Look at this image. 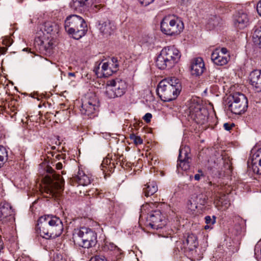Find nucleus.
Wrapping results in <instances>:
<instances>
[{"instance_id":"nucleus-56","label":"nucleus","mask_w":261,"mask_h":261,"mask_svg":"<svg viewBox=\"0 0 261 261\" xmlns=\"http://www.w3.org/2000/svg\"><path fill=\"white\" fill-rule=\"evenodd\" d=\"M69 69H71V67H69Z\"/></svg>"},{"instance_id":"nucleus-43","label":"nucleus","mask_w":261,"mask_h":261,"mask_svg":"<svg viewBox=\"0 0 261 261\" xmlns=\"http://www.w3.org/2000/svg\"><path fill=\"white\" fill-rule=\"evenodd\" d=\"M227 49L226 48L223 47L219 49V53L221 55H229L227 54Z\"/></svg>"},{"instance_id":"nucleus-40","label":"nucleus","mask_w":261,"mask_h":261,"mask_svg":"<svg viewBox=\"0 0 261 261\" xmlns=\"http://www.w3.org/2000/svg\"><path fill=\"white\" fill-rule=\"evenodd\" d=\"M108 248L110 250H119V248L114 244L110 243L108 245Z\"/></svg>"},{"instance_id":"nucleus-26","label":"nucleus","mask_w":261,"mask_h":261,"mask_svg":"<svg viewBox=\"0 0 261 261\" xmlns=\"http://www.w3.org/2000/svg\"><path fill=\"white\" fill-rule=\"evenodd\" d=\"M215 203L216 206L221 211L226 210L230 205V201L226 195L220 197L219 199L215 201Z\"/></svg>"},{"instance_id":"nucleus-35","label":"nucleus","mask_w":261,"mask_h":261,"mask_svg":"<svg viewBox=\"0 0 261 261\" xmlns=\"http://www.w3.org/2000/svg\"><path fill=\"white\" fill-rule=\"evenodd\" d=\"M4 243L3 242V240L0 237V261H7L5 260L3 256V253H4Z\"/></svg>"},{"instance_id":"nucleus-6","label":"nucleus","mask_w":261,"mask_h":261,"mask_svg":"<svg viewBox=\"0 0 261 261\" xmlns=\"http://www.w3.org/2000/svg\"><path fill=\"white\" fill-rule=\"evenodd\" d=\"M184 28L183 22L174 15L166 16L161 22V30L166 35L172 36L179 35Z\"/></svg>"},{"instance_id":"nucleus-51","label":"nucleus","mask_w":261,"mask_h":261,"mask_svg":"<svg viewBox=\"0 0 261 261\" xmlns=\"http://www.w3.org/2000/svg\"><path fill=\"white\" fill-rule=\"evenodd\" d=\"M68 76H72V77H75V73H74V72H69L68 73Z\"/></svg>"},{"instance_id":"nucleus-55","label":"nucleus","mask_w":261,"mask_h":261,"mask_svg":"<svg viewBox=\"0 0 261 261\" xmlns=\"http://www.w3.org/2000/svg\"><path fill=\"white\" fill-rule=\"evenodd\" d=\"M62 173L63 174H65V173L64 172V171H62Z\"/></svg>"},{"instance_id":"nucleus-24","label":"nucleus","mask_w":261,"mask_h":261,"mask_svg":"<svg viewBox=\"0 0 261 261\" xmlns=\"http://www.w3.org/2000/svg\"><path fill=\"white\" fill-rule=\"evenodd\" d=\"M74 180L83 186L89 185L91 182V177L86 175L85 172L80 169L79 170L77 174L74 177Z\"/></svg>"},{"instance_id":"nucleus-28","label":"nucleus","mask_w":261,"mask_h":261,"mask_svg":"<svg viewBox=\"0 0 261 261\" xmlns=\"http://www.w3.org/2000/svg\"><path fill=\"white\" fill-rule=\"evenodd\" d=\"M8 160V153L6 149L0 145V168L3 166Z\"/></svg>"},{"instance_id":"nucleus-50","label":"nucleus","mask_w":261,"mask_h":261,"mask_svg":"<svg viewBox=\"0 0 261 261\" xmlns=\"http://www.w3.org/2000/svg\"><path fill=\"white\" fill-rule=\"evenodd\" d=\"M7 49L6 47H2L1 48V51L2 54H5L7 51Z\"/></svg>"},{"instance_id":"nucleus-21","label":"nucleus","mask_w":261,"mask_h":261,"mask_svg":"<svg viewBox=\"0 0 261 261\" xmlns=\"http://www.w3.org/2000/svg\"><path fill=\"white\" fill-rule=\"evenodd\" d=\"M90 4V0H72L70 7L73 10L83 12L87 10Z\"/></svg>"},{"instance_id":"nucleus-1","label":"nucleus","mask_w":261,"mask_h":261,"mask_svg":"<svg viewBox=\"0 0 261 261\" xmlns=\"http://www.w3.org/2000/svg\"><path fill=\"white\" fill-rule=\"evenodd\" d=\"M40 236L45 239L55 238L61 234L63 225L59 218L52 215L41 217L38 220Z\"/></svg>"},{"instance_id":"nucleus-14","label":"nucleus","mask_w":261,"mask_h":261,"mask_svg":"<svg viewBox=\"0 0 261 261\" xmlns=\"http://www.w3.org/2000/svg\"><path fill=\"white\" fill-rule=\"evenodd\" d=\"M182 242L184 248L187 250L192 251L193 255L196 259H199L201 258V256L196 257L194 254L197 251L195 249L197 247L198 245L197 237L193 233H187L184 237Z\"/></svg>"},{"instance_id":"nucleus-48","label":"nucleus","mask_w":261,"mask_h":261,"mask_svg":"<svg viewBox=\"0 0 261 261\" xmlns=\"http://www.w3.org/2000/svg\"><path fill=\"white\" fill-rule=\"evenodd\" d=\"M108 162H109V163L110 162V161L109 159L104 160L102 161V163L101 164L102 167L103 168V167H105L106 165H108Z\"/></svg>"},{"instance_id":"nucleus-15","label":"nucleus","mask_w":261,"mask_h":261,"mask_svg":"<svg viewBox=\"0 0 261 261\" xmlns=\"http://www.w3.org/2000/svg\"><path fill=\"white\" fill-rule=\"evenodd\" d=\"M14 220V212L11 205L7 203H1L0 205V221L3 223H6Z\"/></svg>"},{"instance_id":"nucleus-27","label":"nucleus","mask_w":261,"mask_h":261,"mask_svg":"<svg viewBox=\"0 0 261 261\" xmlns=\"http://www.w3.org/2000/svg\"><path fill=\"white\" fill-rule=\"evenodd\" d=\"M144 186L143 191L146 197L153 195L158 190L156 184L153 181L148 182Z\"/></svg>"},{"instance_id":"nucleus-45","label":"nucleus","mask_w":261,"mask_h":261,"mask_svg":"<svg viewBox=\"0 0 261 261\" xmlns=\"http://www.w3.org/2000/svg\"><path fill=\"white\" fill-rule=\"evenodd\" d=\"M102 7V6L101 4L99 5H95L93 6V9L95 11H97L101 8Z\"/></svg>"},{"instance_id":"nucleus-49","label":"nucleus","mask_w":261,"mask_h":261,"mask_svg":"<svg viewBox=\"0 0 261 261\" xmlns=\"http://www.w3.org/2000/svg\"><path fill=\"white\" fill-rule=\"evenodd\" d=\"M189 1L190 0H181V3L182 5H187L188 4Z\"/></svg>"},{"instance_id":"nucleus-52","label":"nucleus","mask_w":261,"mask_h":261,"mask_svg":"<svg viewBox=\"0 0 261 261\" xmlns=\"http://www.w3.org/2000/svg\"><path fill=\"white\" fill-rule=\"evenodd\" d=\"M149 204H145V205H143L142 207V209H141V211H142L143 209H147L148 208V207H149Z\"/></svg>"},{"instance_id":"nucleus-9","label":"nucleus","mask_w":261,"mask_h":261,"mask_svg":"<svg viewBox=\"0 0 261 261\" xmlns=\"http://www.w3.org/2000/svg\"><path fill=\"white\" fill-rule=\"evenodd\" d=\"M227 103L228 110L233 114L240 115L247 110L248 100L243 94L237 92L229 97Z\"/></svg>"},{"instance_id":"nucleus-36","label":"nucleus","mask_w":261,"mask_h":261,"mask_svg":"<svg viewBox=\"0 0 261 261\" xmlns=\"http://www.w3.org/2000/svg\"><path fill=\"white\" fill-rule=\"evenodd\" d=\"M207 197L205 195H201L199 196L198 202L202 205H204L207 202Z\"/></svg>"},{"instance_id":"nucleus-41","label":"nucleus","mask_w":261,"mask_h":261,"mask_svg":"<svg viewBox=\"0 0 261 261\" xmlns=\"http://www.w3.org/2000/svg\"><path fill=\"white\" fill-rule=\"evenodd\" d=\"M234 126V124L233 123L229 124L228 123H225L223 125L224 128L226 130H230Z\"/></svg>"},{"instance_id":"nucleus-17","label":"nucleus","mask_w":261,"mask_h":261,"mask_svg":"<svg viewBox=\"0 0 261 261\" xmlns=\"http://www.w3.org/2000/svg\"><path fill=\"white\" fill-rule=\"evenodd\" d=\"M115 27L109 20L101 21L98 24V30L100 34L105 38H107L113 34Z\"/></svg>"},{"instance_id":"nucleus-2","label":"nucleus","mask_w":261,"mask_h":261,"mask_svg":"<svg viewBox=\"0 0 261 261\" xmlns=\"http://www.w3.org/2000/svg\"><path fill=\"white\" fill-rule=\"evenodd\" d=\"M181 90L179 80L173 77L161 81L158 85L157 93L163 101H170L176 98Z\"/></svg>"},{"instance_id":"nucleus-4","label":"nucleus","mask_w":261,"mask_h":261,"mask_svg":"<svg viewBox=\"0 0 261 261\" xmlns=\"http://www.w3.org/2000/svg\"><path fill=\"white\" fill-rule=\"evenodd\" d=\"M86 28L87 25L84 19L77 15H70L65 21L66 32L71 34L75 39H79L85 35Z\"/></svg>"},{"instance_id":"nucleus-33","label":"nucleus","mask_w":261,"mask_h":261,"mask_svg":"<svg viewBox=\"0 0 261 261\" xmlns=\"http://www.w3.org/2000/svg\"><path fill=\"white\" fill-rule=\"evenodd\" d=\"M219 17L216 16H212L209 19L208 23L212 27L218 25L219 22Z\"/></svg>"},{"instance_id":"nucleus-30","label":"nucleus","mask_w":261,"mask_h":261,"mask_svg":"<svg viewBox=\"0 0 261 261\" xmlns=\"http://www.w3.org/2000/svg\"><path fill=\"white\" fill-rule=\"evenodd\" d=\"M47 39H44L42 41V43L48 48H51L54 45V41L53 40V38L51 36L47 37Z\"/></svg>"},{"instance_id":"nucleus-53","label":"nucleus","mask_w":261,"mask_h":261,"mask_svg":"<svg viewBox=\"0 0 261 261\" xmlns=\"http://www.w3.org/2000/svg\"><path fill=\"white\" fill-rule=\"evenodd\" d=\"M210 228V226H209V225L206 224V225H205V226H204V228H205V229H208V228Z\"/></svg>"},{"instance_id":"nucleus-47","label":"nucleus","mask_w":261,"mask_h":261,"mask_svg":"<svg viewBox=\"0 0 261 261\" xmlns=\"http://www.w3.org/2000/svg\"><path fill=\"white\" fill-rule=\"evenodd\" d=\"M55 261H66L65 259L63 258L61 255H57V257L55 258Z\"/></svg>"},{"instance_id":"nucleus-10","label":"nucleus","mask_w":261,"mask_h":261,"mask_svg":"<svg viewBox=\"0 0 261 261\" xmlns=\"http://www.w3.org/2000/svg\"><path fill=\"white\" fill-rule=\"evenodd\" d=\"M189 116L197 124H204L207 122L208 112L197 102L192 101L189 108Z\"/></svg>"},{"instance_id":"nucleus-23","label":"nucleus","mask_w":261,"mask_h":261,"mask_svg":"<svg viewBox=\"0 0 261 261\" xmlns=\"http://www.w3.org/2000/svg\"><path fill=\"white\" fill-rule=\"evenodd\" d=\"M95 73L97 76L101 77H108L111 75L113 73V71L112 70V67H110V64L108 62H105L102 63L101 67L100 65L95 69Z\"/></svg>"},{"instance_id":"nucleus-31","label":"nucleus","mask_w":261,"mask_h":261,"mask_svg":"<svg viewBox=\"0 0 261 261\" xmlns=\"http://www.w3.org/2000/svg\"><path fill=\"white\" fill-rule=\"evenodd\" d=\"M109 64H110V67H112L113 73L116 72L118 70L119 64H118V60L116 58H112L111 61Z\"/></svg>"},{"instance_id":"nucleus-25","label":"nucleus","mask_w":261,"mask_h":261,"mask_svg":"<svg viewBox=\"0 0 261 261\" xmlns=\"http://www.w3.org/2000/svg\"><path fill=\"white\" fill-rule=\"evenodd\" d=\"M41 30L44 34L46 33L51 36L52 34L58 32L59 25L55 22L46 21L43 25Z\"/></svg>"},{"instance_id":"nucleus-37","label":"nucleus","mask_w":261,"mask_h":261,"mask_svg":"<svg viewBox=\"0 0 261 261\" xmlns=\"http://www.w3.org/2000/svg\"><path fill=\"white\" fill-rule=\"evenodd\" d=\"M90 261H107V260L103 256L96 255L92 257Z\"/></svg>"},{"instance_id":"nucleus-29","label":"nucleus","mask_w":261,"mask_h":261,"mask_svg":"<svg viewBox=\"0 0 261 261\" xmlns=\"http://www.w3.org/2000/svg\"><path fill=\"white\" fill-rule=\"evenodd\" d=\"M253 39H255V41L257 42L261 48V27L256 29L253 33Z\"/></svg>"},{"instance_id":"nucleus-34","label":"nucleus","mask_w":261,"mask_h":261,"mask_svg":"<svg viewBox=\"0 0 261 261\" xmlns=\"http://www.w3.org/2000/svg\"><path fill=\"white\" fill-rule=\"evenodd\" d=\"M205 223L207 225H213L216 222V217L213 216V219L210 216H207L205 217Z\"/></svg>"},{"instance_id":"nucleus-3","label":"nucleus","mask_w":261,"mask_h":261,"mask_svg":"<svg viewBox=\"0 0 261 261\" xmlns=\"http://www.w3.org/2000/svg\"><path fill=\"white\" fill-rule=\"evenodd\" d=\"M181 54L174 46L164 47L156 60V65L160 69H170L179 61Z\"/></svg>"},{"instance_id":"nucleus-13","label":"nucleus","mask_w":261,"mask_h":261,"mask_svg":"<svg viewBox=\"0 0 261 261\" xmlns=\"http://www.w3.org/2000/svg\"><path fill=\"white\" fill-rule=\"evenodd\" d=\"M190 153V149L189 146H182L180 147L179 151L177 168H180L184 171L189 169L191 161Z\"/></svg>"},{"instance_id":"nucleus-44","label":"nucleus","mask_w":261,"mask_h":261,"mask_svg":"<svg viewBox=\"0 0 261 261\" xmlns=\"http://www.w3.org/2000/svg\"><path fill=\"white\" fill-rule=\"evenodd\" d=\"M256 9L258 13L261 16V0L258 3Z\"/></svg>"},{"instance_id":"nucleus-16","label":"nucleus","mask_w":261,"mask_h":261,"mask_svg":"<svg viewBox=\"0 0 261 261\" xmlns=\"http://www.w3.org/2000/svg\"><path fill=\"white\" fill-rule=\"evenodd\" d=\"M233 23L236 28L243 29L249 24V18L246 13L240 11L233 16Z\"/></svg>"},{"instance_id":"nucleus-22","label":"nucleus","mask_w":261,"mask_h":261,"mask_svg":"<svg viewBox=\"0 0 261 261\" xmlns=\"http://www.w3.org/2000/svg\"><path fill=\"white\" fill-rule=\"evenodd\" d=\"M211 59L215 64L219 66H223L228 63L229 59V56L221 55L219 53V49H216L212 53Z\"/></svg>"},{"instance_id":"nucleus-32","label":"nucleus","mask_w":261,"mask_h":261,"mask_svg":"<svg viewBox=\"0 0 261 261\" xmlns=\"http://www.w3.org/2000/svg\"><path fill=\"white\" fill-rule=\"evenodd\" d=\"M130 139L134 141V143L138 145L143 143V140L140 137L133 134L130 135Z\"/></svg>"},{"instance_id":"nucleus-54","label":"nucleus","mask_w":261,"mask_h":261,"mask_svg":"<svg viewBox=\"0 0 261 261\" xmlns=\"http://www.w3.org/2000/svg\"><path fill=\"white\" fill-rule=\"evenodd\" d=\"M28 50V48H23V50L24 51V50Z\"/></svg>"},{"instance_id":"nucleus-42","label":"nucleus","mask_w":261,"mask_h":261,"mask_svg":"<svg viewBox=\"0 0 261 261\" xmlns=\"http://www.w3.org/2000/svg\"><path fill=\"white\" fill-rule=\"evenodd\" d=\"M198 172V174H196L194 175V179L196 180H199L200 179L201 177L203 176V174H202L201 170H199Z\"/></svg>"},{"instance_id":"nucleus-18","label":"nucleus","mask_w":261,"mask_h":261,"mask_svg":"<svg viewBox=\"0 0 261 261\" xmlns=\"http://www.w3.org/2000/svg\"><path fill=\"white\" fill-rule=\"evenodd\" d=\"M205 70L204 63L201 58H197L193 60L191 65V70L192 75L199 76Z\"/></svg>"},{"instance_id":"nucleus-12","label":"nucleus","mask_w":261,"mask_h":261,"mask_svg":"<svg viewBox=\"0 0 261 261\" xmlns=\"http://www.w3.org/2000/svg\"><path fill=\"white\" fill-rule=\"evenodd\" d=\"M147 225L152 229H159L163 228L166 224V220L164 216L159 210L151 212L146 218Z\"/></svg>"},{"instance_id":"nucleus-20","label":"nucleus","mask_w":261,"mask_h":261,"mask_svg":"<svg viewBox=\"0 0 261 261\" xmlns=\"http://www.w3.org/2000/svg\"><path fill=\"white\" fill-rule=\"evenodd\" d=\"M251 168L254 173L261 175V148L252 154Z\"/></svg>"},{"instance_id":"nucleus-5","label":"nucleus","mask_w":261,"mask_h":261,"mask_svg":"<svg viewBox=\"0 0 261 261\" xmlns=\"http://www.w3.org/2000/svg\"><path fill=\"white\" fill-rule=\"evenodd\" d=\"M74 242L84 248L94 247L97 243V234L91 229L85 227L74 230Z\"/></svg>"},{"instance_id":"nucleus-39","label":"nucleus","mask_w":261,"mask_h":261,"mask_svg":"<svg viewBox=\"0 0 261 261\" xmlns=\"http://www.w3.org/2000/svg\"><path fill=\"white\" fill-rule=\"evenodd\" d=\"M152 118V115L151 113H147L143 117V119L146 122H149Z\"/></svg>"},{"instance_id":"nucleus-38","label":"nucleus","mask_w":261,"mask_h":261,"mask_svg":"<svg viewBox=\"0 0 261 261\" xmlns=\"http://www.w3.org/2000/svg\"><path fill=\"white\" fill-rule=\"evenodd\" d=\"M154 0H139L140 4L144 6H147L152 3Z\"/></svg>"},{"instance_id":"nucleus-7","label":"nucleus","mask_w":261,"mask_h":261,"mask_svg":"<svg viewBox=\"0 0 261 261\" xmlns=\"http://www.w3.org/2000/svg\"><path fill=\"white\" fill-rule=\"evenodd\" d=\"M46 171L51 174V175H46L43 179L45 184L44 191L47 194L54 195L56 190L62 189L64 180L62 177L55 173L51 167H47Z\"/></svg>"},{"instance_id":"nucleus-8","label":"nucleus","mask_w":261,"mask_h":261,"mask_svg":"<svg viewBox=\"0 0 261 261\" xmlns=\"http://www.w3.org/2000/svg\"><path fill=\"white\" fill-rule=\"evenodd\" d=\"M127 88L124 80L120 78L111 79L107 82L105 94L109 98L120 97L125 94Z\"/></svg>"},{"instance_id":"nucleus-19","label":"nucleus","mask_w":261,"mask_h":261,"mask_svg":"<svg viewBox=\"0 0 261 261\" xmlns=\"http://www.w3.org/2000/svg\"><path fill=\"white\" fill-rule=\"evenodd\" d=\"M249 82L250 84L257 92L261 91V70H255L252 71L249 75Z\"/></svg>"},{"instance_id":"nucleus-46","label":"nucleus","mask_w":261,"mask_h":261,"mask_svg":"<svg viewBox=\"0 0 261 261\" xmlns=\"http://www.w3.org/2000/svg\"><path fill=\"white\" fill-rule=\"evenodd\" d=\"M55 166L56 168L58 170L61 169L63 168V165L61 162H58L56 163Z\"/></svg>"},{"instance_id":"nucleus-11","label":"nucleus","mask_w":261,"mask_h":261,"mask_svg":"<svg viewBox=\"0 0 261 261\" xmlns=\"http://www.w3.org/2000/svg\"><path fill=\"white\" fill-rule=\"evenodd\" d=\"M99 100L95 93H87L83 99L81 109L83 115L90 116L94 114L99 107Z\"/></svg>"}]
</instances>
